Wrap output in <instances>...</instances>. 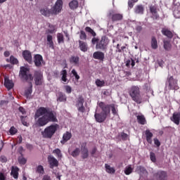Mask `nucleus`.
<instances>
[{"mask_svg": "<svg viewBox=\"0 0 180 180\" xmlns=\"http://www.w3.org/2000/svg\"><path fill=\"white\" fill-rule=\"evenodd\" d=\"M27 71L29 69L27 68L22 67L20 68V74L21 78L25 79V81H34V84L37 86H40L44 83V78L43 77V73L39 70H35L34 75L28 74Z\"/></svg>", "mask_w": 180, "mask_h": 180, "instance_id": "f03ea898", "label": "nucleus"}, {"mask_svg": "<svg viewBox=\"0 0 180 180\" xmlns=\"http://www.w3.org/2000/svg\"><path fill=\"white\" fill-rule=\"evenodd\" d=\"M13 85V82L9 79V77H4V86H6L7 89H12Z\"/></svg>", "mask_w": 180, "mask_h": 180, "instance_id": "4be33fe9", "label": "nucleus"}, {"mask_svg": "<svg viewBox=\"0 0 180 180\" xmlns=\"http://www.w3.org/2000/svg\"><path fill=\"white\" fill-rule=\"evenodd\" d=\"M98 105L101 109V112H95L94 117L97 123H103L108 117V111L106 110V107H104L101 101L98 103Z\"/></svg>", "mask_w": 180, "mask_h": 180, "instance_id": "39448f33", "label": "nucleus"}, {"mask_svg": "<svg viewBox=\"0 0 180 180\" xmlns=\"http://www.w3.org/2000/svg\"><path fill=\"white\" fill-rule=\"evenodd\" d=\"M65 89L67 94H71V92H72V88H71V86H69V85L65 86Z\"/></svg>", "mask_w": 180, "mask_h": 180, "instance_id": "864d4df0", "label": "nucleus"}, {"mask_svg": "<svg viewBox=\"0 0 180 180\" xmlns=\"http://www.w3.org/2000/svg\"><path fill=\"white\" fill-rule=\"evenodd\" d=\"M9 103V101L3 100L0 102V105L2 106V105H8Z\"/></svg>", "mask_w": 180, "mask_h": 180, "instance_id": "338daca9", "label": "nucleus"}, {"mask_svg": "<svg viewBox=\"0 0 180 180\" xmlns=\"http://www.w3.org/2000/svg\"><path fill=\"white\" fill-rule=\"evenodd\" d=\"M145 134L146 136V141L149 144H153V132L150 131L149 129H146L145 131Z\"/></svg>", "mask_w": 180, "mask_h": 180, "instance_id": "a878e982", "label": "nucleus"}, {"mask_svg": "<svg viewBox=\"0 0 180 180\" xmlns=\"http://www.w3.org/2000/svg\"><path fill=\"white\" fill-rule=\"evenodd\" d=\"M108 44H109V39L106 36H103L96 45V50H102V51H105V50L108 49Z\"/></svg>", "mask_w": 180, "mask_h": 180, "instance_id": "0eeeda50", "label": "nucleus"}, {"mask_svg": "<svg viewBox=\"0 0 180 180\" xmlns=\"http://www.w3.org/2000/svg\"><path fill=\"white\" fill-rule=\"evenodd\" d=\"M134 2H133L131 0V1H128V6L129 7V8H133V6H134Z\"/></svg>", "mask_w": 180, "mask_h": 180, "instance_id": "e2e57ef3", "label": "nucleus"}, {"mask_svg": "<svg viewBox=\"0 0 180 180\" xmlns=\"http://www.w3.org/2000/svg\"><path fill=\"white\" fill-rule=\"evenodd\" d=\"M96 85L97 86H99L100 88L102 87V86H105V81L97 79L96 80Z\"/></svg>", "mask_w": 180, "mask_h": 180, "instance_id": "a19ab883", "label": "nucleus"}, {"mask_svg": "<svg viewBox=\"0 0 180 180\" xmlns=\"http://www.w3.org/2000/svg\"><path fill=\"white\" fill-rule=\"evenodd\" d=\"M68 153H69V154H70L72 155V157H73V158H77V157H78V155H79V154L81 153V149H79V148H76L72 152H70V150H69Z\"/></svg>", "mask_w": 180, "mask_h": 180, "instance_id": "72a5a7b5", "label": "nucleus"}, {"mask_svg": "<svg viewBox=\"0 0 180 180\" xmlns=\"http://www.w3.org/2000/svg\"><path fill=\"white\" fill-rule=\"evenodd\" d=\"M71 137H72V134H71V133L68 131L65 133L63 136V140L60 141L61 144H65L68 140L71 139Z\"/></svg>", "mask_w": 180, "mask_h": 180, "instance_id": "393cba45", "label": "nucleus"}, {"mask_svg": "<svg viewBox=\"0 0 180 180\" xmlns=\"http://www.w3.org/2000/svg\"><path fill=\"white\" fill-rule=\"evenodd\" d=\"M53 154H56L58 160H61V158H63V154L61 153V150H60L59 148H56L53 150Z\"/></svg>", "mask_w": 180, "mask_h": 180, "instance_id": "4c0bfd02", "label": "nucleus"}, {"mask_svg": "<svg viewBox=\"0 0 180 180\" xmlns=\"http://www.w3.org/2000/svg\"><path fill=\"white\" fill-rule=\"evenodd\" d=\"M34 63L35 67H37L38 68H39L40 67H42L43 65H44V64H46V63L43 60V56L40 54L34 55Z\"/></svg>", "mask_w": 180, "mask_h": 180, "instance_id": "9b49d317", "label": "nucleus"}, {"mask_svg": "<svg viewBox=\"0 0 180 180\" xmlns=\"http://www.w3.org/2000/svg\"><path fill=\"white\" fill-rule=\"evenodd\" d=\"M69 63L75 67L79 66V56L74 55L71 56L69 58Z\"/></svg>", "mask_w": 180, "mask_h": 180, "instance_id": "f3484780", "label": "nucleus"}, {"mask_svg": "<svg viewBox=\"0 0 180 180\" xmlns=\"http://www.w3.org/2000/svg\"><path fill=\"white\" fill-rule=\"evenodd\" d=\"M136 171H138V172H140L141 174H145L146 172H147V170L143 166H138L136 167Z\"/></svg>", "mask_w": 180, "mask_h": 180, "instance_id": "37998d69", "label": "nucleus"}, {"mask_svg": "<svg viewBox=\"0 0 180 180\" xmlns=\"http://www.w3.org/2000/svg\"><path fill=\"white\" fill-rule=\"evenodd\" d=\"M9 133L11 136H15V134L18 133V129H16L15 127H11L10 128Z\"/></svg>", "mask_w": 180, "mask_h": 180, "instance_id": "c03bdc74", "label": "nucleus"}, {"mask_svg": "<svg viewBox=\"0 0 180 180\" xmlns=\"http://www.w3.org/2000/svg\"><path fill=\"white\" fill-rule=\"evenodd\" d=\"M129 137V135H127V134L124 133V132H122L121 133V139L122 140H123L124 141H126V140H127V138Z\"/></svg>", "mask_w": 180, "mask_h": 180, "instance_id": "5fc2aeb1", "label": "nucleus"}, {"mask_svg": "<svg viewBox=\"0 0 180 180\" xmlns=\"http://www.w3.org/2000/svg\"><path fill=\"white\" fill-rule=\"evenodd\" d=\"M123 20V14L120 13H113L111 15L112 22H119Z\"/></svg>", "mask_w": 180, "mask_h": 180, "instance_id": "b1692460", "label": "nucleus"}, {"mask_svg": "<svg viewBox=\"0 0 180 180\" xmlns=\"http://www.w3.org/2000/svg\"><path fill=\"white\" fill-rule=\"evenodd\" d=\"M22 57L28 64H33V58L32 57V52L30 51L25 50L22 51Z\"/></svg>", "mask_w": 180, "mask_h": 180, "instance_id": "4468645a", "label": "nucleus"}, {"mask_svg": "<svg viewBox=\"0 0 180 180\" xmlns=\"http://www.w3.org/2000/svg\"><path fill=\"white\" fill-rule=\"evenodd\" d=\"M42 180H51V177L49 175H44Z\"/></svg>", "mask_w": 180, "mask_h": 180, "instance_id": "0e129e2a", "label": "nucleus"}, {"mask_svg": "<svg viewBox=\"0 0 180 180\" xmlns=\"http://www.w3.org/2000/svg\"><path fill=\"white\" fill-rule=\"evenodd\" d=\"M150 44L151 48L153 50H157V49H158V41H157V38H155V37H152Z\"/></svg>", "mask_w": 180, "mask_h": 180, "instance_id": "473e14b6", "label": "nucleus"}, {"mask_svg": "<svg viewBox=\"0 0 180 180\" xmlns=\"http://www.w3.org/2000/svg\"><path fill=\"white\" fill-rule=\"evenodd\" d=\"M79 47L83 53L88 51V44L84 41L79 40Z\"/></svg>", "mask_w": 180, "mask_h": 180, "instance_id": "412c9836", "label": "nucleus"}, {"mask_svg": "<svg viewBox=\"0 0 180 180\" xmlns=\"http://www.w3.org/2000/svg\"><path fill=\"white\" fill-rule=\"evenodd\" d=\"M149 10L150 13H152V15L153 17V19H158L160 18V15H158V8H157V6L155 5H150L149 6Z\"/></svg>", "mask_w": 180, "mask_h": 180, "instance_id": "dca6fc26", "label": "nucleus"}, {"mask_svg": "<svg viewBox=\"0 0 180 180\" xmlns=\"http://www.w3.org/2000/svg\"><path fill=\"white\" fill-rule=\"evenodd\" d=\"M33 92V84L32 82H30V86L27 88L25 91V96L28 99V98H30V96L32 95V93Z\"/></svg>", "mask_w": 180, "mask_h": 180, "instance_id": "c85d7f7f", "label": "nucleus"}, {"mask_svg": "<svg viewBox=\"0 0 180 180\" xmlns=\"http://www.w3.org/2000/svg\"><path fill=\"white\" fill-rule=\"evenodd\" d=\"M57 39L59 44L61 43H64V35H63V34L58 33L57 34Z\"/></svg>", "mask_w": 180, "mask_h": 180, "instance_id": "ea45409f", "label": "nucleus"}, {"mask_svg": "<svg viewBox=\"0 0 180 180\" xmlns=\"http://www.w3.org/2000/svg\"><path fill=\"white\" fill-rule=\"evenodd\" d=\"M93 57L95 58V60H100L101 61H103V59L105 58V53L101 51H96L94 53Z\"/></svg>", "mask_w": 180, "mask_h": 180, "instance_id": "aec40b11", "label": "nucleus"}, {"mask_svg": "<svg viewBox=\"0 0 180 180\" xmlns=\"http://www.w3.org/2000/svg\"><path fill=\"white\" fill-rule=\"evenodd\" d=\"M58 127H60V126L58 124H51L41 131V136L44 139H51V137L56 134V131L58 130Z\"/></svg>", "mask_w": 180, "mask_h": 180, "instance_id": "423d86ee", "label": "nucleus"}, {"mask_svg": "<svg viewBox=\"0 0 180 180\" xmlns=\"http://www.w3.org/2000/svg\"><path fill=\"white\" fill-rule=\"evenodd\" d=\"M96 151H98V148H96V146H94L90 152L91 157H94V155L96 154Z\"/></svg>", "mask_w": 180, "mask_h": 180, "instance_id": "4d7b16f0", "label": "nucleus"}, {"mask_svg": "<svg viewBox=\"0 0 180 180\" xmlns=\"http://www.w3.org/2000/svg\"><path fill=\"white\" fill-rule=\"evenodd\" d=\"M168 84L169 89L178 91L179 86H178V79H174L173 76L167 77V83Z\"/></svg>", "mask_w": 180, "mask_h": 180, "instance_id": "6e6552de", "label": "nucleus"}, {"mask_svg": "<svg viewBox=\"0 0 180 180\" xmlns=\"http://www.w3.org/2000/svg\"><path fill=\"white\" fill-rule=\"evenodd\" d=\"M19 167L16 166L11 167V175L13 176V178H14V179H18V178H19Z\"/></svg>", "mask_w": 180, "mask_h": 180, "instance_id": "a211bd4d", "label": "nucleus"}, {"mask_svg": "<svg viewBox=\"0 0 180 180\" xmlns=\"http://www.w3.org/2000/svg\"><path fill=\"white\" fill-rule=\"evenodd\" d=\"M47 159L51 169H53L54 167H58V160H57L54 156L49 155Z\"/></svg>", "mask_w": 180, "mask_h": 180, "instance_id": "ddd939ff", "label": "nucleus"}, {"mask_svg": "<svg viewBox=\"0 0 180 180\" xmlns=\"http://www.w3.org/2000/svg\"><path fill=\"white\" fill-rule=\"evenodd\" d=\"M173 15L176 19L180 18V6H174Z\"/></svg>", "mask_w": 180, "mask_h": 180, "instance_id": "2f4dec72", "label": "nucleus"}, {"mask_svg": "<svg viewBox=\"0 0 180 180\" xmlns=\"http://www.w3.org/2000/svg\"><path fill=\"white\" fill-rule=\"evenodd\" d=\"M99 42V39L96 38V37H94L91 39V44H93V46H96L98 44V43Z\"/></svg>", "mask_w": 180, "mask_h": 180, "instance_id": "6e6d98bb", "label": "nucleus"}, {"mask_svg": "<svg viewBox=\"0 0 180 180\" xmlns=\"http://www.w3.org/2000/svg\"><path fill=\"white\" fill-rule=\"evenodd\" d=\"M153 141H154L155 146H157V147H160V146H161V142H160V141L158 140V139L155 138V139H153Z\"/></svg>", "mask_w": 180, "mask_h": 180, "instance_id": "bf43d9fd", "label": "nucleus"}, {"mask_svg": "<svg viewBox=\"0 0 180 180\" xmlns=\"http://www.w3.org/2000/svg\"><path fill=\"white\" fill-rule=\"evenodd\" d=\"M84 102H85L82 96H79L76 101V108H77L78 112L80 113H85V107L84 106Z\"/></svg>", "mask_w": 180, "mask_h": 180, "instance_id": "1a4fd4ad", "label": "nucleus"}, {"mask_svg": "<svg viewBox=\"0 0 180 180\" xmlns=\"http://www.w3.org/2000/svg\"><path fill=\"white\" fill-rule=\"evenodd\" d=\"M85 30L86 32H87V33H91V32L92 31V28H91L90 27H86Z\"/></svg>", "mask_w": 180, "mask_h": 180, "instance_id": "774afa93", "label": "nucleus"}, {"mask_svg": "<svg viewBox=\"0 0 180 180\" xmlns=\"http://www.w3.org/2000/svg\"><path fill=\"white\" fill-rule=\"evenodd\" d=\"M5 179H6L5 174H4V173L2 172H0V180H5Z\"/></svg>", "mask_w": 180, "mask_h": 180, "instance_id": "69168bd1", "label": "nucleus"}, {"mask_svg": "<svg viewBox=\"0 0 180 180\" xmlns=\"http://www.w3.org/2000/svg\"><path fill=\"white\" fill-rule=\"evenodd\" d=\"M19 112H20V113H22V115H25L26 114V110L23 108V107H20L18 108Z\"/></svg>", "mask_w": 180, "mask_h": 180, "instance_id": "052dcab7", "label": "nucleus"}, {"mask_svg": "<svg viewBox=\"0 0 180 180\" xmlns=\"http://www.w3.org/2000/svg\"><path fill=\"white\" fill-rule=\"evenodd\" d=\"M135 116H136V120L139 124H147V120H146L144 115L141 114V115H137V113H136Z\"/></svg>", "mask_w": 180, "mask_h": 180, "instance_id": "6ab92c4d", "label": "nucleus"}, {"mask_svg": "<svg viewBox=\"0 0 180 180\" xmlns=\"http://www.w3.org/2000/svg\"><path fill=\"white\" fill-rule=\"evenodd\" d=\"M18 162L21 165H25V164H26V162H27V160L25 158L20 157L18 158Z\"/></svg>", "mask_w": 180, "mask_h": 180, "instance_id": "49530a36", "label": "nucleus"}, {"mask_svg": "<svg viewBox=\"0 0 180 180\" xmlns=\"http://www.w3.org/2000/svg\"><path fill=\"white\" fill-rule=\"evenodd\" d=\"M129 95L131 96L132 101L138 105L143 103V97L141 96V92L139 86H131L129 89Z\"/></svg>", "mask_w": 180, "mask_h": 180, "instance_id": "20e7f679", "label": "nucleus"}, {"mask_svg": "<svg viewBox=\"0 0 180 180\" xmlns=\"http://www.w3.org/2000/svg\"><path fill=\"white\" fill-rule=\"evenodd\" d=\"M101 103L104 108H105L106 110L108 111V115H110V109L112 115L114 116L117 115V108H116V105L114 103L112 104H106L101 101Z\"/></svg>", "mask_w": 180, "mask_h": 180, "instance_id": "9d476101", "label": "nucleus"}, {"mask_svg": "<svg viewBox=\"0 0 180 180\" xmlns=\"http://www.w3.org/2000/svg\"><path fill=\"white\" fill-rule=\"evenodd\" d=\"M162 34L164 36H166V37H168V39H172V37H174V34H172V32L166 28H163L162 30Z\"/></svg>", "mask_w": 180, "mask_h": 180, "instance_id": "cd10ccee", "label": "nucleus"}, {"mask_svg": "<svg viewBox=\"0 0 180 180\" xmlns=\"http://www.w3.org/2000/svg\"><path fill=\"white\" fill-rule=\"evenodd\" d=\"M105 171H106V172H108V174H115V172H116V170L115 169V168L110 167V165H109L108 164L105 165Z\"/></svg>", "mask_w": 180, "mask_h": 180, "instance_id": "f704fd0d", "label": "nucleus"}, {"mask_svg": "<svg viewBox=\"0 0 180 180\" xmlns=\"http://www.w3.org/2000/svg\"><path fill=\"white\" fill-rule=\"evenodd\" d=\"M172 122H174L177 126L180 123V112H174L171 118Z\"/></svg>", "mask_w": 180, "mask_h": 180, "instance_id": "5701e85b", "label": "nucleus"}, {"mask_svg": "<svg viewBox=\"0 0 180 180\" xmlns=\"http://www.w3.org/2000/svg\"><path fill=\"white\" fill-rule=\"evenodd\" d=\"M134 13L136 15H143L144 13V6L143 5H137L134 8Z\"/></svg>", "mask_w": 180, "mask_h": 180, "instance_id": "bb28decb", "label": "nucleus"}, {"mask_svg": "<svg viewBox=\"0 0 180 180\" xmlns=\"http://www.w3.org/2000/svg\"><path fill=\"white\" fill-rule=\"evenodd\" d=\"M69 6L72 10L77 9L78 8V1L72 0L69 3Z\"/></svg>", "mask_w": 180, "mask_h": 180, "instance_id": "c9c22d12", "label": "nucleus"}, {"mask_svg": "<svg viewBox=\"0 0 180 180\" xmlns=\"http://www.w3.org/2000/svg\"><path fill=\"white\" fill-rule=\"evenodd\" d=\"M150 161H152V162H157V158H155V153H154L153 152L150 153Z\"/></svg>", "mask_w": 180, "mask_h": 180, "instance_id": "de8ad7c7", "label": "nucleus"}, {"mask_svg": "<svg viewBox=\"0 0 180 180\" xmlns=\"http://www.w3.org/2000/svg\"><path fill=\"white\" fill-rule=\"evenodd\" d=\"M72 74L73 77H75V79L77 81H78V79H79V75H78V73L77 72V70H75V69H72Z\"/></svg>", "mask_w": 180, "mask_h": 180, "instance_id": "603ef678", "label": "nucleus"}, {"mask_svg": "<svg viewBox=\"0 0 180 180\" xmlns=\"http://www.w3.org/2000/svg\"><path fill=\"white\" fill-rule=\"evenodd\" d=\"M163 48L166 51H171L172 49V44H171V41L167 40L163 41Z\"/></svg>", "mask_w": 180, "mask_h": 180, "instance_id": "c756f323", "label": "nucleus"}, {"mask_svg": "<svg viewBox=\"0 0 180 180\" xmlns=\"http://www.w3.org/2000/svg\"><path fill=\"white\" fill-rule=\"evenodd\" d=\"M47 41L49 42L50 49H54V42H53V36L47 35Z\"/></svg>", "mask_w": 180, "mask_h": 180, "instance_id": "e433bc0d", "label": "nucleus"}, {"mask_svg": "<svg viewBox=\"0 0 180 180\" xmlns=\"http://www.w3.org/2000/svg\"><path fill=\"white\" fill-rule=\"evenodd\" d=\"M37 172H38V174H44V167H43L42 165H39L37 167Z\"/></svg>", "mask_w": 180, "mask_h": 180, "instance_id": "8fccbe9b", "label": "nucleus"}, {"mask_svg": "<svg viewBox=\"0 0 180 180\" xmlns=\"http://www.w3.org/2000/svg\"><path fill=\"white\" fill-rule=\"evenodd\" d=\"M79 39L81 40H86V34L85 33V31H80Z\"/></svg>", "mask_w": 180, "mask_h": 180, "instance_id": "09e8293b", "label": "nucleus"}, {"mask_svg": "<svg viewBox=\"0 0 180 180\" xmlns=\"http://www.w3.org/2000/svg\"><path fill=\"white\" fill-rule=\"evenodd\" d=\"M81 153H82V158L83 160H86V158L89 157V150H88V148L86 147V143L82 144Z\"/></svg>", "mask_w": 180, "mask_h": 180, "instance_id": "2eb2a0df", "label": "nucleus"}, {"mask_svg": "<svg viewBox=\"0 0 180 180\" xmlns=\"http://www.w3.org/2000/svg\"><path fill=\"white\" fill-rule=\"evenodd\" d=\"M34 119H38L36 122L38 127H43L50 123V122L52 123L58 122L57 113L53 111L51 108L45 107H40L37 110Z\"/></svg>", "mask_w": 180, "mask_h": 180, "instance_id": "f257e3e1", "label": "nucleus"}, {"mask_svg": "<svg viewBox=\"0 0 180 180\" xmlns=\"http://www.w3.org/2000/svg\"><path fill=\"white\" fill-rule=\"evenodd\" d=\"M58 102H67V96L63 92L58 93Z\"/></svg>", "mask_w": 180, "mask_h": 180, "instance_id": "7c9ffc66", "label": "nucleus"}, {"mask_svg": "<svg viewBox=\"0 0 180 180\" xmlns=\"http://www.w3.org/2000/svg\"><path fill=\"white\" fill-rule=\"evenodd\" d=\"M136 30L138 33H140V32H141V30H143V27L140 25H137L136 27Z\"/></svg>", "mask_w": 180, "mask_h": 180, "instance_id": "680f3d73", "label": "nucleus"}, {"mask_svg": "<svg viewBox=\"0 0 180 180\" xmlns=\"http://www.w3.org/2000/svg\"><path fill=\"white\" fill-rule=\"evenodd\" d=\"M10 63L11 64L15 65V64H18L19 63V61L13 56H10Z\"/></svg>", "mask_w": 180, "mask_h": 180, "instance_id": "a18cd8bd", "label": "nucleus"}, {"mask_svg": "<svg viewBox=\"0 0 180 180\" xmlns=\"http://www.w3.org/2000/svg\"><path fill=\"white\" fill-rule=\"evenodd\" d=\"M27 118V116H20V120L23 126H27V122H26Z\"/></svg>", "mask_w": 180, "mask_h": 180, "instance_id": "3c124183", "label": "nucleus"}, {"mask_svg": "<svg viewBox=\"0 0 180 180\" xmlns=\"http://www.w3.org/2000/svg\"><path fill=\"white\" fill-rule=\"evenodd\" d=\"M131 172H133V168H131V166L129 165L125 168V170H124L125 175H130Z\"/></svg>", "mask_w": 180, "mask_h": 180, "instance_id": "79ce46f5", "label": "nucleus"}, {"mask_svg": "<svg viewBox=\"0 0 180 180\" xmlns=\"http://www.w3.org/2000/svg\"><path fill=\"white\" fill-rule=\"evenodd\" d=\"M153 178L155 180H167L168 174H167V172L160 170L153 174Z\"/></svg>", "mask_w": 180, "mask_h": 180, "instance_id": "f8f14e48", "label": "nucleus"}, {"mask_svg": "<svg viewBox=\"0 0 180 180\" xmlns=\"http://www.w3.org/2000/svg\"><path fill=\"white\" fill-rule=\"evenodd\" d=\"M8 162V158H6V156L5 155H1L0 157V162Z\"/></svg>", "mask_w": 180, "mask_h": 180, "instance_id": "13d9d810", "label": "nucleus"}, {"mask_svg": "<svg viewBox=\"0 0 180 180\" xmlns=\"http://www.w3.org/2000/svg\"><path fill=\"white\" fill-rule=\"evenodd\" d=\"M61 9H63V0H57L55 6H53V11L45 8H41L40 10L41 15H43V16H46V18H49V16H51V15H57V13H60L61 12Z\"/></svg>", "mask_w": 180, "mask_h": 180, "instance_id": "7ed1b4c3", "label": "nucleus"}, {"mask_svg": "<svg viewBox=\"0 0 180 180\" xmlns=\"http://www.w3.org/2000/svg\"><path fill=\"white\" fill-rule=\"evenodd\" d=\"M60 74L62 75L61 79L63 81V82H68V79H67V70H63L60 72Z\"/></svg>", "mask_w": 180, "mask_h": 180, "instance_id": "58836bf2", "label": "nucleus"}]
</instances>
